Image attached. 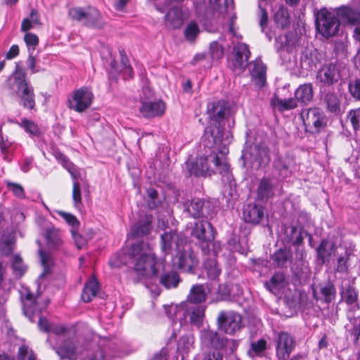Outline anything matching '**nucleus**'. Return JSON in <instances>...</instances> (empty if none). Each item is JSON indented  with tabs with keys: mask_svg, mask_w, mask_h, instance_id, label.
<instances>
[{
	"mask_svg": "<svg viewBox=\"0 0 360 360\" xmlns=\"http://www.w3.org/2000/svg\"><path fill=\"white\" fill-rule=\"evenodd\" d=\"M250 155L257 163V167H265L270 161L269 150L264 146H255L252 148Z\"/></svg>",
	"mask_w": 360,
	"mask_h": 360,
	"instance_id": "b1692460",
	"label": "nucleus"
},
{
	"mask_svg": "<svg viewBox=\"0 0 360 360\" xmlns=\"http://www.w3.org/2000/svg\"><path fill=\"white\" fill-rule=\"evenodd\" d=\"M320 292L321 297H318L316 290H313V296L316 300H322L325 303L329 304L333 301L336 297V289L331 282H328L325 285H321Z\"/></svg>",
	"mask_w": 360,
	"mask_h": 360,
	"instance_id": "bb28decb",
	"label": "nucleus"
},
{
	"mask_svg": "<svg viewBox=\"0 0 360 360\" xmlns=\"http://www.w3.org/2000/svg\"><path fill=\"white\" fill-rule=\"evenodd\" d=\"M297 101H298L296 98H291L289 99L274 98L271 99L272 104L276 106L280 111L289 110L295 108L297 106Z\"/></svg>",
	"mask_w": 360,
	"mask_h": 360,
	"instance_id": "58836bf2",
	"label": "nucleus"
},
{
	"mask_svg": "<svg viewBox=\"0 0 360 360\" xmlns=\"http://www.w3.org/2000/svg\"><path fill=\"white\" fill-rule=\"evenodd\" d=\"M7 86L11 94L18 96L20 104L25 108L32 110L35 107V96L33 87L26 79L25 74L22 71H15L7 81Z\"/></svg>",
	"mask_w": 360,
	"mask_h": 360,
	"instance_id": "20e7f679",
	"label": "nucleus"
},
{
	"mask_svg": "<svg viewBox=\"0 0 360 360\" xmlns=\"http://www.w3.org/2000/svg\"><path fill=\"white\" fill-rule=\"evenodd\" d=\"M58 213L61 217H63L66 221V222L69 225L72 226V227H75L79 225L78 220L77 219L76 217L74 216L73 214L63 211H59L58 212Z\"/></svg>",
	"mask_w": 360,
	"mask_h": 360,
	"instance_id": "0e129e2a",
	"label": "nucleus"
},
{
	"mask_svg": "<svg viewBox=\"0 0 360 360\" xmlns=\"http://www.w3.org/2000/svg\"><path fill=\"white\" fill-rule=\"evenodd\" d=\"M1 128L2 125L0 126V136H1V142H0V149L4 155V158L6 160H9L8 155L11 152V142L8 141V140H4L2 137L1 134Z\"/></svg>",
	"mask_w": 360,
	"mask_h": 360,
	"instance_id": "13d9d810",
	"label": "nucleus"
},
{
	"mask_svg": "<svg viewBox=\"0 0 360 360\" xmlns=\"http://www.w3.org/2000/svg\"><path fill=\"white\" fill-rule=\"evenodd\" d=\"M55 157L61 162L63 167L70 172L73 179H77L79 174L75 167L69 161L66 156L59 151L55 152Z\"/></svg>",
	"mask_w": 360,
	"mask_h": 360,
	"instance_id": "79ce46f5",
	"label": "nucleus"
},
{
	"mask_svg": "<svg viewBox=\"0 0 360 360\" xmlns=\"http://www.w3.org/2000/svg\"><path fill=\"white\" fill-rule=\"evenodd\" d=\"M104 354L101 349L98 348L94 352H89L82 360H104Z\"/></svg>",
	"mask_w": 360,
	"mask_h": 360,
	"instance_id": "69168bd1",
	"label": "nucleus"
},
{
	"mask_svg": "<svg viewBox=\"0 0 360 360\" xmlns=\"http://www.w3.org/2000/svg\"><path fill=\"white\" fill-rule=\"evenodd\" d=\"M24 130L30 134L31 137H38L41 134V130L38 126L32 121L26 118L18 123Z\"/></svg>",
	"mask_w": 360,
	"mask_h": 360,
	"instance_id": "37998d69",
	"label": "nucleus"
},
{
	"mask_svg": "<svg viewBox=\"0 0 360 360\" xmlns=\"http://www.w3.org/2000/svg\"><path fill=\"white\" fill-rule=\"evenodd\" d=\"M24 40L28 49L29 52H33L36 46L39 44L38 37L33 33L27 32L24 36Z\"/></svg>",
	"mask_w": 360,
	"mask_h": 360,
	"instance_id": "603ef678",
	"label": "nucleus"
},
{
	"mask_svg": "<svg viewBox=\"0 0 360 360\" xmlns=\"http://www.w3.org/2000/svg\"><path fill=\"white\" fill-rule=\"evenodd\" d=\"M139 111L143 117L148 118L162 116L165 111V104L161 100L143 101Z\"/></svg>",
	"mask_w": 360,
	"mask_h": 360,
	"instance_id": "f3484780",
	"label": "nucleus"
},
{
	"mask_svg": "<svg viewBox=\"0 0 360 360\" xmlns=\"http://www.w3.org/2000/svg\"><path fill=\"white\" fill-rule=\"evenodd\" d=\"M291 258L290 250L286 248H281L274 253L271 259L278 266H284Z\"/></svg>",
	"mask_w": 360,
	"mask_h": 360,
	"instance_id": "ea45409f",
	"label": "nucleus"
},
{
	"mask_svg": "<svg viewBox=\"0 0 360 360\" xmlns=\"http://www.w3.org/2000/svg\"><path fill=\"white\" fill-rule=\"evenodd\" d=\"M153 217L145 215L143 218L131 227V235L132 237H141L148 235L152 229Z\"/></svg>",
	"mask_w": 360,
	"mask_h": 360,
	"instance_id": "412c9836",
	"label": "nucleus"
},
{
	"mask_svg": "<svg viewBox=\"0 0 360 360\" xmlns=\"http://www.w3.org/2000/svg\"><path fill=\"white\" fill-rule=\"evenodd\" d=\"M336 18L334 13L326 8L318 11L316 15V26L323 36L330 37L334 36L339 27V22L342 23L356 24L360 20V13L347 6H342L337 10Z\"/></svg>",
	"mask_w": 360,
	"mask_h": 360,
	"instance_id": "7ed1b4c3",
	"label": "nucleus"
},
{
	"mask_svg": "<svg viewBox=\"0 0 360 360\" xmlns=\"http://www.w3.org/2000/svg\"><path fill=\"white\" fill-rule=\"evenodd\" d=\"M202 360H223V355L217 349H212L204 353Z\"/></svg>",
	"mask_w": 360,
	"mask_h": 360,
	"instance_id": "e2e57ef3",
	"label": "nucleus"
},
{
	"mask_svg": "<svg viewBox=\"0 0 360 360\" xmlns=\"http://www.w3.org/2000/svg\"><path fill=\"white\" fill-rule=\"evenodd\" d=\"M8 189L11 191L14 195L20 199L25 198V193L23 187L16 183H7Z\"/></svg>",
	"mask_w": 360,
	"mask_h": 360,
	"instance_id": "4d7b16f0",
	"label": "nucleus"
},
{
	"mask_svg": "<svg viewBox=\"0 0 360 360\" xmlns=\"http://www.w3.org/2000/svg\"><path fill=\"white\" fill-rule=\"evenodd\" d=\"M148 196L150 200L148 202V205L150 209L157 207L159 205V201L157 200L158 192L155 189L150 188L147 191Z\"/></svg>",
	"mask_w": 360,
	"mask_h": 360,
	"instance_id": "680f3d73",
	"label": "nucleus"
},
{
	"mask_svg": "<svg viewBox=\"0 0 360 360\" xmlns=\"http://www.w3.org/2000/svg\"><path fill=\"white\" fill-rule=\"evenodd\" d=\"M39 254L40 255L41 264L44 266V272L41 274V276H44L51 272L53 259L49 254L44 252L41 250H39Z\"/></svg>",
	"mask_w": 360,
	"mask_h": 360,
	"instance_id": "de8ad7c7",
	"label": "nucleus"
},
{
	"mask_svg": "<svg viewBox=\"0 0 360 360\" xmlns=\"http://www.w3.org/2000/svg\"><path fill=\"white\" fill-rule=\"evenodd\" d=\"M29 57L26 61L28 68L31 70L32 73H36L39 71L36 68L37 60L36 58L32 55V52H29Z\"/></svg>",
	"mask_w": 360,
	"mask_h": 360,
	"instance_id": "774afa93",
	"label": "nucleus"
},
{
	"mask_svg": "<svg viewBox=\"0 0 360 360\" xmlns=\"http://www.w3.org/2000/svg\"><path fill=\"white\" fill-rule=\"evenodd\" d=\"M295 162V159L288 155L277 156L273 162V167L278 176L285 179L292 174Z\"/></svg>",
	"mask_w": 360,
	"mask_h": 360,
	"instance_id": "2eb2a0df",
	"label": "nucleus"
},
{
	"mask_svg": "<svg viewBox=\"0 0 360 360\" xmlns=\"http://www.w3.org/2000/svg\"><path fill=\"white\" fill-rule=\"evenodd\" d=\"M323 102L326 105L328 111L335 114H338L340 112V101L335 93L333 91L326 93Z\"/></svg>",
	"mask_w": 360,
	"mask_h": 360,
	"instance_id": "72a5a7b5",
	"label": "nucleus"
},
{
	"mask_svg": "<svg viewBox=\"0 0 360 360\" xmlns=\"http://www.w3.org/2000/svg\"><path fill=\"white\" fill-rule=\"evenodd\" d=\"M15 237L13 234H4L0 238V252L4 256L11 255L15 247Z\"/></svg>",
	"mask_w": 360,
	"mask_h": 360,
	"instance_id": "c9c22d12",
	"label": "nucleus"
},
{
	"mask_svg": "<svg viewBox=\"0 0 360 360\" xmlns=\"http://www.w3.org/2000/svg\"><path fill=\"white\" fill-rule=\"evenodd\" d=\"M250 56V52L245 44H237L233 48L231 58V66L233 69L243 72L247 65Z\"/></svg>",
	"mask_w": 360,
	"mask_h": 360,
	"instance_id": "ddd939ff",
	"label": "nucleus"
},
{
	"mask_svg": "<svg viewBox=\"0 0 360 360\" xmlns=\"http://www.w3.org/2000/svg\"><path fill=\"white\" fill-rule=\"evenodd\" d=\"M12 268L17 275L21 276L26 271V267L22 262V258L19 255H15L12 262Z\"/></svg>",
	"mask_w": 360,
	"mask_h": 360,
	"instance_id": "5fc2aeb1",
	"label": "nucleus"
},
{
	"mask_svg": "<svg viewBox=\"0 0 360 360\" xmlns=\"http://www.w3.org/2000/svg\"><path fill=\"white\" fill-rule=\"evenodd\" d=\"M344 71L345 67L340 63H326L316 72V84L321 88L333 86L342 81Z\"/></svg>",
	"mask_w": 360,
	"mask_h": 360,
	"instance_id": "39448f33",
	"label": "nucleus"
},
{
	"mask_svg": "<svg viewBox=\"0 0 360 360\" xmlns=\"http://www.w3.org/2000/svg\"><path fill=\"white\" fill-rule=\"evenodd\" d=\"M341 296L346 303L349 305H357L358 295L354 288L349 285L341 292Z\"/></svg>",
	"mask_w": 360,
	"mask_h": 360,
	"instance_id": "c03bdc74",
	"label": "nucleus"
},
{
	"mask_svg": "<svg viewBox=\"0 0 360 360\" xmlns=\"http://www.w3.org/2000/svg\"><path fill=\"white\" fill-rule=\"evenodd\" d=\"M266 347V341L264 339H260L257 342L251 343V351L255 355H260L265 349Z\"/></svg>",
	"mask_w": 360,
	"mask_h": 360,
	"instance_id": "bf43d9fd",
	"label": "nucleus"
},
{
	"mask_svg": "<svg viewBox=\"0 0 360 360\" xmlns=\"http://www.w3.org/2000/svg\"><path fill=\"white\" fill-rule=\"evenodd\" d=\"M73 186H72V199L74 202V205L76 207H79L82 204V196H81V190H80V184L76 180L77 179H73Z\"/></svg>",
	"mask_w": 360,
	"mask_h": 360,
	"instance_id": "6e6d98bb",
	"label": "nucleus"
},
{
	"mask_svg": "<svg viewBox=\"0 0 360 360\" xmlns=\"http://www.w3.org/2000/svg\"><path fill=\"white\" fill-rule=\"evenodd\" d=\"M205 269L207 277L211 280L217 278L221 273V269L218 266V263L214 259H209L205 262Z\"/></svg>",
	"mask_w": 360,
	"mask_h": 360,
	"instance_id": "a19ab883",
	"label": "nucleus"
},
{
	"mask_svg": "<svg viewBox=\"0 0 360 360\" xmlns=\"http://www.w3.org/2000/svg\"><path fill=\"white\" fill-rule=\"evenodd\" d=\"M297 43V37L292 32H288L276 38L277 49H286L288 52L292 51L293 49L296 47Z\"/></svg>",
	"mask_w": 360,
	"mask_h": 360,
	"instance_id": "a878e982",
	"label": "nucleus"
},
{
	"mask_svg": "<svg viewBox=\"0 0 360 360\" xmlns=\"http://www.w3.org/2000/svg\"><path fill=\"white\" fill-rule=\"evenodd\" d=\"M266 288L274 295H278L285 286V278L283 273H276L269 281L264 284Z\"/></svg>",
	"mask_w": 360,
	"mask_h": 360,
	"instance_id": "cd10ccee",
	"label": "nucleus"
},
{
	"mask_svg": "<svg viewBox=\"0 0 360 360\" xmlns=\"http://www.w3.org/2000/svg\"><path fill=\"white\" fill-rule=\"evenodd\" d=\"M295 347V342L292 336L285 332L278 335L276 340V356L280 360L287 359Z\"/></svg>",
	"mask_w": 360,
	"mask_h": 360,
	"instance_id": "4468645a",
	"label": "nucleus"
},
{
	"mask_svg": "<svg viewBox=\"0 0 360 360\" xmlns=\"http://www.w3.org/2000/svg\"><path fill=\"white\" fill-rule=\"evenodd\" d=\"M274 195V185L271 179L263 177L257 188V198L261 201H267Z\"/></svg>",
	"mask_w": 360,
	"mask_h": 360,
	"instance_id": "aec40b11",
	"label": "nucleus"
},
{
	"mask_svg": "<svg viewBox=\"0 0 360 360\" xmlns=\"http://www.w3.org/2000/svg\"><path fill=\"white\" fill-rule=\"evenodd\" d=\"M177 264L180 269L191 273L197 267L199 260L188 243L183 246L176 254Z\"/></svg>",
	"mask_w": 360,
	"mask_h": 360,
	"instance_id": "f8f14e48",
	"label": "nucleus"
},
{
	"mask_svg": "<svg viewBox=\"0 0 360 360\" xmlns=\"http://www.w3.org/2000/svg\"><path fill=\"white\" fill-rule=\"evenodd\" d=\"M200 340L202 345L207 347H213L216 349L224 345V340L217 332L210 328H205L200 331Z\"/></svg>",
	"mask_w": 360,
	"mask_h": 360,
	"instance_id": "4be33fe9",
	"label": "nucleus"
},
{
	"mask_svg": "<svg viewBox=\"0 0 360 360\" xmlns=\"http://www.w3.org/2000/svg\"><path fill=\"white\" fill-rule=\"evenodd\" d=\"M129 256L132 264L130 276L134 283L151 279L158 275V259L148 243L141 241L132 245Z\"/></svg>",
	"mask_w": 360,
	"mask_h": 360,
	"instance_id": "f03ea898",
	"label": "nucleus"
},
{
	"mask_svg": "<svg viewBox=\"0 0 360 360\" xmlns=\"http://www.w3.org/2000/svg\"><path fill=\"white\" fill-rule=\"evenodd\" d=\"M264 217V207L255 203L247 205L243 213L245 221L252 224H258Z\"/></svg>",
	"mask_w": 360,
	"mask_h": 360,
	"instance_id": "a211bd4d",
	"label": "nucleus"
},
{
	"mask_svg": "<svg viewBox=\"0 0 360 360\" xmlns=\"http://www.w3.org/2000/svg\"><path fill=\"white\" fill-rule=\"evenodd\" d=\"M56 354L61 359L73 360L77 356V348L75 344L70 340H65L60 346L55 348Z\"/></svg>",
	"mask_w": 360,
	"mask_h": 360,
	"instance_id": "c85d7f7f",
	"label": "nucleus"
},
{
	"mask_svg": "<svg viewBox=\"0 0 360 360\" xmlns=\"http://www.w3.org/2000/svg\"><path fill=\"white\" fill-rule=\"evenodd\" d=\"M300 115L305 127L310 129L314 128L316 132H319L326 124V116L323 112L318 108L304 110L301 112Z\"/></svg>",
	"mask_w": 360,
	"mask_h": 360,
	"instance_id": "9b49d317",
	"label": "nucleus"
},
{
	"mask_svg": "<svg viewBox=\"0 0 360 360\" xmlns=\"http://www.w3.org/2000/svg\"><path fill=\"white\" fill-rule=\"evenodd\" d=\"M347 118L355 131L360 130V108L351 110L348 112Z\"/></svg>",
	"mask_w": 360,
	"mask_h": 360,
	"instance_id": "3c124183",
	"label": "nucleus"
},
{
	"mask_svg": "<svg viewBox=\"0 0 360 360\" xmlns=\"http://www.w3.org/2000/svg\"><path fill=\"white\" fill-rule=\"evenodd\" d=\"M191 236L194 237L202 252L207 254L210 251V243L214 239V229L211 223L202 219L195 223L191 230Z\"/></svg>",
	"mask_w": 360,
	"mask_h": 360,
	"instance_id": "0eeeda50",
	"label": "nucleus"
},
{
	"mask_svg": "<svg viewBox=\"0 0 360 360\" xmlns=\"http://www.w3.org/2000/svg\"><path fill=\"white\" fill-rule=\"evenodd\" d=\"M93 98L91 89L83 86L72 93V96L68 98V106L71 110L82 112L91 105Z\"/></svg>",
	"mask_w": 360,
	"mask_h": 360,
	"instance_id": "6e6552de",
	"label": "nucleus"
},
{
	"mask_svg": "<svg viewBox=\"0 0 360 360\" xmlns=\"http://www.w3.org/2000/svg\"><path fill=\"white\" fill-rule=\"evenodd\" d=\"M186 243V239L175 231H170L161 235V250L165 255L176 253Z\"/></svg>",
	"mask_w": 360,
	"mask_h": 360,
	"instance_id": "9d476101",
	"label": "nucleus"
},
{
	"mask_svg": "<svg viewBox=\"0 0 360 360\" xmlns=\"http://www.w3.org/2000/svg\"><path fill=\"white\" fill-rule=\"evenodd\" d=\"M313 86L311 83L300 85L295 92L296 99L302 103L307 104L313 98Z\"/></svg>",
	"mask_w": 360,
	"mask_h": 360,
	"instance_id": "c756f323",
	"label": "nucleus"
},
{
	"mask_svg": "<svg viewBox=\"0 0 360 360\" xmlns=\"http://www.w3.org/2000/svg\"><path fill=\"white\" fill-rule=\"evenodd\" d=\"M98 290V283L95 278L89 280L84 285L82 299L85 302H90L94 297Z\"/></svg>",
	"mask_w": 360,
	"mask_h": 360,
	"instance_id": "f704fd0d",
	"label": "nucleus"
},
{
	"mask_svg": "<svg viewBox=\"0 0 360 360\" xmlns=\"http://www.w3.org/2000/svg\"><path fill=\"white\" fill-rule=\"evenodd\" d=\"M285 233L288 238V242L293 245H297L302 243V231L295 226H290L285 229Z\"/></svg>",
	"mask_w": 360,
	"mask_h": 360,
	"instance_id": "e433bc0d",
	"label": "nucleus"
},
{
	"mask_svg": "<svg viewBox=\"0 0 360 360\" xmlns=\"http://www.w3.org/2000/svg\"><path fill=\"white\" fill-rule=\"evenodd\" d=\"M274 19L276 24L280 26L281 28L286 27L289 23V19L288 13L286 11L280 10L278 11L274 15Z\"/></svg>",
	"mask_w": 360,
	"mask_h": 360,
	"instance_id": "864d4df0",
	"label": "nucleus"
},
{
	"mask_svg": "<svg viewBox=\"0 0 360 360\" xmlns=\"http://www.w3.org/2000/svg\"><path fill=\"white\" fill-rule=\"evenodd\" d=\"M24 314L28 317L31 322L34 321V316L39 314L42 309L39 307L34 295L28 290L21 294Z\"/></svg>",
	"mask_w": 360,
	"mask_h": 360,
	"instance_id": "dca6fc26",
	"label": "nucleus"
},
{
	"mask_svg": "<svg viewBox=\"0 0 360 360\" xmlns=\"http://www.w3.org/2000/svg\"><path fill=\"white\" fill-rule=\"evenodd\" d=\"M217 323L219 328L225 333L233 335L241 328L242 317L234 311H221L219 313Z\"/></svg>",
	"mask_w": 360,
	"mask_h": 360,
	"instance_id": "1a4fd4ad",
	"label": "nucleus"
},
{
	"mask_svg": "<svg viewBox=\"0 0 360 360\" xmlns=\"http://www.w3.org/2000/svg\"><path fill=\"white\" fill-rule=\"evenodd\" d=\"M17 357L18 360H37L35 354L27 345H22L19 347Z\"/></svg>",
	"mask_w": 360,
	"mask_h": 360,
	"instance_id": "8fccbe9b",
	"label": "nucleus"
},
{
	"mask_svg": "<svg viewBox=\"0 0 360 360\" xmlns=\"http://www.w3.org/2000/svg\"><path fill=\"white\" fill-rule=\"evenodd\" d=\"M205 308L202 306H197L192 309L190 321L192 324L200 326L205 316Z\"/></svg>",
	"mask_w": 360,
	"mask_h": 360,
	"instance_id": "a18cd8bd",
	"label": "nucleus"
},
{
	"mask_svg": "<svg viewBox=\"0 0 360 360\" xmlns=\"http://www.w3.org/2000/svg\"><path fill=\"white\" fill-rule=\"evenodd\" d=\"M45 237L48 245L52 248H59L63 243L62 236L59 230L54 227L46 229Z\"/></svg>",
	"mask_w": 360,
	"mask_h": 360,
	"instance_id": "473e14b6",
	"label": "nucleus"
},
{
	"mask_svg": "<svg viewBox=\"0 0 360 360\" xmlns=\"http://www.w3.org/2000/svg\"><path fill=\"white\" fill-rule=\"evenodd\" d=\"M231 112L229 103L225 101H218L209 104L207 112L210 119L217 125L206 128L202 143L207 150L206 155L196 159L191 163L190 173L196 176H211L219 173L225 176L229 172V165L226 155L229 153L228 145L232 136L224 138V127L219 123L227 117Z\"/></svg>",
	"mask_w": 360,
	"mask_h": 360,
	"instance_id": "f257e3e1",
	"label": "nucleus"
},
{
	"mask_svg": "<svg viewBox=\"0 0 360 360\" xmlns=\"http://www.w3.org/2000/svg\"><path fill=\"white\" fill-rule=\"evenodd\" d=\"M204 201L199 198L193 199L186 207L187 212L193 218L203 216Z\"/></svg>",
	"mask_w": 360,
	"mask_h": 360,
	"instance_id": "4c0bfd02",
	"label": "nucleus"
},
{
	"mask_svg": "<svg viewBox=\"0 0 360 360\" xmlns=\"http://www.w3.org/2000/svg\"><path fill=\"white\" fill-rule=\"evenodd\" d=\"M336 249L335 242L328 239L322 240L316 248L317 259L321 264H325L335 254Z\"/></svg>",
	"mask_w": 360,
	"mask_h": 360,
	"instance_id": "6ab92c4d",
	"label": "nucleus"
},
{
	"mask_svg": "<svg viewBox=\"0 0 360 360\" xmlns=\"http://www.w3.org/2000/svg\"><path fill=\"white\" fill-rule=\"evenodd\" d=\"M351 95L356 99L360 100V79H355L349 84Z\"/></svg>",
	"mask_w": 360,
	"mask_h": 360,
	"instance_id": "052dcab7",
	"label": "nucleus"
},
{
	"mask_svg": "<svg viewBox=\"0 0 360 360\" xmlns=\"http://www.w3.org/2000/svg\"><path fill=\"white\" fill-rule=\"evenodd\" d=\"M252 65L250 75L252 82L259 87H262L266 84V66L260 60H255Z\"/></svg>",
	"mask_w": 360,
	"mask_h": 360,
	"instance_id": "5701e85b",
	"label": "nucleus"
},
{
	"mask_svg": "<svg viewBox=\"0 0 360 360\" xmlns=\"http://www.w3.org/2000/svg\"><path fill=\"white\" fill-rule=\"evenodd\" d=\"M207 294L203 285L197 284L191 287L187 300L191 303L200 304L206 300Z\"/></svg>",
	"mask_w": 360,
	"mask_h": 360,
	"instance_id": "7c9ffc66",
	"label": "nucleus"
},
{
	"mask_svg": "<svg viewBox=\"0 0 360 360\" xmlns=\"http://www.w3.org/2000/svg\"><path fill=\"white\" fill-rule=\"evenodd\" d=\"M166 25L171 29H178L183 24L182 11L178 7L171 8L165 16Z\"/></svg>",
	"mask_w": 360,
	"mask_h": 360,
	"instance_id": "393cba45",
	"label": "nucleus"
},
{
	"mask_svg": "<svg viewBox=\"0 0 360 360\" xmlns=\"http://www.w3.org/2000/svg\"><path fill=\"white\" fill-rule=\"evenodd\" d=\"M180 281L179 274L173 271L165 272L160 278V283L167 289L176 288Z\"/></svg>",
	"mask_w": 360,
	"mask_h": 360,
	"instance_id": "2f4dec72",
	"label": "nucleus"
},
{
	"mask_svg": "<svg viewBox=\"0 0 360 360\" xmlns=\"http://www.w3.org/2000/svg\"><path fill=\"white\" fill-rule=\"evenodd\" d=\"M199 32L198 25L195 22H191L184 30V37L186 40L193 41L198 35Z\"/></svg>",
	"mask_w": 360,
	"mask_h": 360,
	"instance_id": "09e8293b",
	"label": "nucleus"
},
{
	"mask_svg": "<svg viewBox=\"0 0 360 360\" xmlns=\"http://www.w3.org/2000/svg\"><path fill=\"white\" fill-rule=\"evenodd\" d=\"M68 16L72 20L79 22L86 27L101 29L104 25L99 11L92 7L72 8L68 11Z\"/></svg>",
	"mask_w": 360,
	"mask_h": 360,
	"instance_id": "423d86ee",
	"label": "nucleus"
},
{
	"mask_svg": "<svg viewBox=\"0 0 360 360\" xmlns=\"http://www.w3.org/2000/svg\"><path fill=\"white\" fill-rule=\"evenodd\" d=\"M223 46L217 41H214L210 44V55L212 60H219L224 56Z\"/></svg>",
	"mask_w": 360,
	"mask_h": 360,
	"instance_id": "49530a36",
	"label": "nucleus"
},
{
	"mask_svg": "<svg viewBox=\"0 0 360 360\" xmlns=\"http://www.w3.org/2000/svg\"><path fill=\"white\" fill-rule=\"evenodd\" d=\"M52 323H50L46 317L41 316L38 321V327L40 330L49 333L51 332Z\"/></svg>",
	"mask_w": 360,
	"mask_h": 360,
	"instance_id": "338daca9",
	"label": "nucleus"
}]
</instances>
